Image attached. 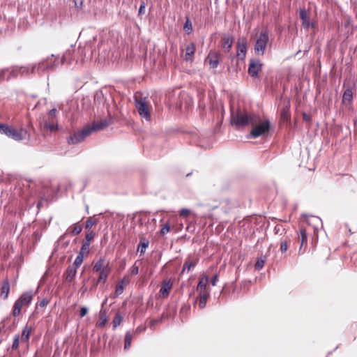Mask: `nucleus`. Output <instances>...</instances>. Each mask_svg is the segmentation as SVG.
Segmentation results:
<instances>
[{
	"instance_id": "nucleus-21",
	"label": "nucleus",
	"mask_w": 357,
	"mask_h": 357,
	"mask_svg": "<svg viewBox=\"0 0 357 357\" xmlns=\"http://www.w3.org/2000/svg\"><path fill=\"white\" fill-rule=\"evenodd\" d=\"M149 241L144 236H141L139 238V243L137 246V251L140 252V255H144L146 252V248L149 247Z\"/></svg>"
},
{
	"instance_id": "nucleus-10",
	"label": "nucleus",
	"mask_w": 357,
	"mask_h": 357,
	"mask_svg": "<svg viewBox=\"0 0 357 357\" xmlns=\"http://www.w3.org/2000/svg\"><path fill=\"white\" fill-rule=\"evenodd\" d=\"M261 68L262 64L259 59H251L249 61L248 73L251 77H256Z\"/></svg>"
},
{
	"instance_id": "nucleus-13",
	"label": "nucleus",
	"mask_w": 357,
	"mask_h": 357,
	"mask_svg": "<svg viewBox=\"0 0 357 357\" xmlns=\"http://www.w3.org/2000/svg\"><path fill=\"white\" fill-rule=\"evenodd\" d=\"M26 130L23 128H21L20 130H17L10 126V132H8V137L12 138L15 141H21L26 137Z\"/></svg>"
},
{
	"instance_id": "nucleus-49",
	"label": "nucleus",
	"mask_w": 357,
	"mask_h": 357,
	"mask_svg": "<svg viewBox=\"0 0 357 357\" xmlns=\"http://www.w3.org/2000/svg\"><path fill=\"white\" fill-rule=\"evenodd\" d=\"M130 282V279L127 276H124L119 282V284H121L123 287L126 286L127 284H128Z\"/></svg>"
},
{
	"instance_id": "nucleus-25",
	"label": "nucleus",
	"mask_w": 357,
	"mask_h": 357,
	"mask_svg": "<svg viewBox=\"0 0 357 357\" xmlns=\"http://www.w3.org/2000/svg\"><path fill=\"white\" fill-rule=\"evenodd\" d=\"M111 272V268H105V270H102L99 273V277L98 278V283H105L107 280V278L109 274Z\"/></svg>"
},
{
	"instance_id": "nucleus-12",
	"label": "nucleus",
	"mask_w": 357,
	"mask_h": 357,
	"mask_svg": "<svg viewBox=\"0 0 357 357\" xmlns=\"http://www.w3.org/2000/svg\"><path fill=\"white\" fill-rule=\"evenodd\" d=\"M247 52V40L245 38L238 40L236 54L239 59L243 60L245 58Z\"/></svg>"
},
{
	"instance_id": "nucleus-37",
	"label": "nucleus",
	"mask_w": 357,
	"mask_h": 357,
	"mask_svg": "<svg viewBox=\"0 0 357 357\" xmlns=\"http://www.w3.org/2000/svg\"><path fill=\"white\" fill-rule=\"evenodd\" d=\"M10 132V126L7 124L1 123L0 126V134L5 135L6 136L8 135V132Z\"/></svg>"
},
{
	"instance_id": "nucleus-36",
	"label": "nucleus",
	"mask_w": 357,
	"mask_h": 357,
	"mask_svg": "<svg viewBox=\"0 0 357 357\" xmlns=\"http://www.w3.org/2000/svg\"><path fill=\"white\" fill-rule=\"evenodd\" d=\"M266 261V257H261L257 259V262L255 263V267L257 270L261 269L265 264Z\"/></svg>"
},
{
	"instance_id": "nucleus-5",
	"label": "nucleus",
	"mask_w": 357,
	"mask_h": 357,
	"mask_svg": "<svg viewBox=\"0 0 357 357\" xmlns=\"http://www.w3.org/2000/svg\"><path fill=\"white\" fill-rule=\"evenodd\" d=\"M33 299L32 291L23 293L15 302L13 309V315L17 317L21 313L22 308L28 307Z\"/></svg>"
},
{
	"instance_id": "nucleus-46",
	"label": "nucleus",
	"mask_w": 357,
	"mask_h": 357,
	"mask_svg": "<svg viewBox=\"0 0 357 357\" xmlns=\"http://www.w3.org/2000/svg\"><path fill=\"white\" fill-rule=\"evenodd\" d=\"M54 55L52 54L50 57L47 58L46 59H50L49 64H54V68L59 65V62L57 59H54Z\"/></svg>"
},
{
	"instance_id": "nucleus-32",
	"label": "nucleus",
	"mask_w": 357,
	"mask_h": 357,
	"mask_svg": "<svg viewBox=\"0 0 357 357\" xmlns=\"http://www.w3.org/2000/svg\"><path fill=\"white\" fill-rule=\"evenodd\" d=\"M107 323V314L105 310H101L100 312V322L98 324V327L102 328Z\"/></svg>"
},
{
	"instance_id": "nucleus-23",
	"label": "nucleus",
	"mask_w": 357,
	"mask_h": 357,
	"mask_svg": "<svg viewBox=\"0 0 357 357\" xmlns=\"http://www.w3.org/2000/svg\"><path fill=\"white\" fill-rule=\"evenodd\" d=\"M309 229L305 228L303 226L300 228V232L298 234V241H301V245L299 250H301V248L307 243V231Z\"/></svg>"
},
{
	"instance_id": "nucleus-44",
	"label": "nucleus",
	"mask_w": 357,
	"mask_h": 357,
	"mask_svg": "<svg viewBox=\"0 0 357 357\" xmlns=\"http://www.w3.org/2000/svg\"><path fill=\"white\" fill-rule=\"evenodd\" d=\"M123 290L124 287L121 284L118 283L116 287L115 294L117 296L121 295L123 292Z\"/></svg>"
},
{
	"instance_id": "nucleus-30",
	"label": "nucleus",
	"mask_w": 357,
	"mask_h": 357,
	"mask_svg": "<svg viewBox=\"0 0 357 357\" xmlns=\"http://www.w3.org/2000/svg\"><path fill=\"white\" fill-rule=\"evenodd\" d=\"M82 226L78 225L77 223H76V224L73 225L68 229L67 232L65 234V235L68 232L71 234L72 235H77L82 231Z\"/></svg>"
},
{
	"instance_id": "nucleus-24",
	"label": "nucleus",
	"mask_w": 357,
	"mask_h": 357,
	"mask_svg": "<svg viewBox=\"0 0 357 357\" xmlns=\"http://www.w3.org/2000/svg\"><path fill=\"white\" fill-rule=\"evenodd\" d=\"M74 52V50L73 48H70L67 50L64 54H63L60 63L61 64L64 63H70L73 59V53Z\"/></svg>"
},
{
	"instance_id": "nucleus-8",
	"label": "nucleus",
	"mask_w": 357,
	"mask_h": 357,
	"mask_svg": "<svg viewBox=\"0 0 357 357\" xmlns=\"http://www.w3.org/2000/svg\"><path fill=\"white\" fill-rule=\"evenodd\" d=\"M269 36L266 30L262 31L256 40L255 51L259 55H263L265 52Z\"/></svg>"
},
{
	"instance_id": "nucleus-17",
	"label": "nucleus",
	"mask_w": 357,
	"mask_h": 357,
	"mask_svg": "<svg viewBox=\"0 0 357 357\" xmlns=\"http://www.w3.org/2000/svg\"><path fill=\"white\" fill-rule=\"evenodd\" d=\"M306 221L307 223L308 224L309 227H312L314 233L317 231L319 226H322V221L317 216L311 215L307 219Z\"/></svg>"
},
{
	"instance_id": "nucleus-18",
	"label": "nucleus",
	"mask_w": 357,
	"mask_h": 357,
	"mask_svg": "<svg viewBox=\"0 0 357 357\" xmlns=\"http://www.w3.org/2000/svg\"><path fill=\"white\" fill-rule=\"evenodd\" d=\"M234 38L230 35H224L222 37V47L225 52H228L231 50Z\"/></svg>"
},
{
	"instance_id": "nucleus-53",
	"label": "nucleus",
	"mask_w": 357,
	"mask_h": 357,
	"mask_svg": "<svg viewBox=\"0 0 357 357\" xmlns=\"http://www.w3.org/2000/svg\"><path fill=\"white\" fill-rule=\"evenodd\" d=\"M218 275H213V277L212 278L211 280V283L213 286H215L216 285V282L218 281Z\"/></svg>"
},
{
	"instance_id": "nucleus-14",
	"label": "nucleus",
	"mask_w": 357,
	"mask_h": 357,
	"mask_svg": "<svg viewBox=\"0 0 357 357\" xmlns=\"http://www.w3.org/2000/svg\"><path fill=\"white\" fill-rule=\"evenodd\" d=\"M111 123L112 121L110 119H105L100 120V121L93 123L91 126L89 125V129L92 133L93 132L104 129L105 128L109 126Z\"/></svg>"
},
{
	"instance_id": "nucleus-15",
	"label": "nucleus",
	"mask_w": 357,
	"mask_h": 357,
	"mask_svg": "<svg viewBox=\"0 0 357 357\" xmlns=\"http://www.w3.org/2000/svg\"><path fill=\"white\" fill-rule=\"evenodd\" d=\"M220 57L221 55L220 53L211 52L206 58V61L212 68H216L220 63Z\"/></svg>"
},
{
	"instance_id": "nucleus-35",
	"label": "nucleus",
	"mask_w": 357,
	"mask_h": 357,
	"mask_svg": "<svg viewBox=\"0 0 357 357\" xmlns=\"http://www.w3.org/2000/svg\"><path fill=\"white\" fill-rule=\"evenodd\" d=\"M89 243L84 242L78 254H82L83 256L88 255L89 252Z\"/></svg>"
},
{
	"instance_id": "nucleus-22",
	"label": "nucleus",
	"mask_w": 357,
	"mask_h": 357,
	"mask_svg": "<svg viewBox=\"0 0 357 357\" xmlns=\"http://www.w3.org/2000/svg\"><path fill=\"white\" fill-rule=\"evenodd\" d=\"M299 15L300 18L302 20V24L303 27L305 29H308L310 26V20L308 13L305 9H302L300 10Z\"/></svg>"
},
{
	"instance_id": "nucleus-55",
	"label": "nucleus",
	"mask_w": 357,
	"mask_h": 357,
	"mask_svg": "<svg viewBox=\"0 0 357 357\" xmlns=\"http://www.w3.org/2000/svg\"><path fill=\"white\" fill-rule=\"evenodd\" d=\"M107 301V298H105V301H103L102 305H105V304L106 303Z\"/></svg>"
},
{
	"instance_id": "nucleus-45",
	"label": "nucleus",
	"mask_w": 357,
	"mask_h": 357,
	"mask_svg": "<svg viewBox=\"0 0 357 357\" xmlns=\"http://www.w3.org/2000/svg\"><path fill=\"white\" fill-rule=\"evenodd\" d=\"M146 3L144 1H141L140 6L138 11V15L139 16L142 15L145 13Z\"/></svg>"
},
{
	"instance_id": "nucleus-3",
	"label": "nucleus",
	"mask_w": 357,
	"mask_h": 357,
	"mask_svg": "<svg viewBox=\"0 0 357 357\" xmlns=\"http://www.w3.org/2000/svg\"><path fill=\"white\" fill-rule=\"evenodd\" d=\"M208 282V278L206 275L202 277L197 286V291H199V307L203 309L206 307L208 298L210 296V290L206 287Z\"/></svg>"
},
{
	"instance_id": "nucleus-20",
	"label": "nucleus",
	"mask_w": 357,
	"mask_h": 357,
	"mask_svg": "<svg viewBox=\"0 0 357 357\" xmlns=\"http://www.w3.org/2000/svg\"><path fill=\"white\" fill-rule=\"evenodd\" d=\"M105 268H109V264L106 262L105 258L101 257L94 264L93 271L94 272L98 273L102 270H105Z\"/></svg>"
},
{
	"instance_id": "nucleus-31",
	"label": "nucleus",
	"mask_w": 357,
	"mask_h": 357,
	"mask_svg": "<svg viewBox=\"0 0 357 357\" xmlns=\"http://www.w3.org/2000/svg\"><path fill=\"white\" fill-rule=\"evenodd\" d=\"M353 100V92L350 88H347L343 93L342 96V102H351Z\"/></svg>"
},
{
	"instance_id": "nucleus-16",
	"label": "nucleus",
	"mask_w": 357,
	"mask_h": 357,
	"mask_svg": "<svg viewBox=\"0 0 357 357\" xmlns=\"http://www.w3.org/2000/svg\"><path fill=\"white\" fill-rule=\"evenodd\" d=\"M173 287V282L171 279L164 280L161 288L160 289V294L163 298H167L169 295L170 290Z\"/></svg>"
},
{
	"instance_id": "nucleus-43",
	"label": "nucleus",
	"mask_w": 357,
	"mask_h": 357,
	"mask_svg": "<svg viewBox=\"0 0 357 357\" xmlns=\"http://www.w3.org/2000/svg\"><path fill=\"white\" fill-rule=\"evenodd\" d=\"M94 236H95V234L93 231H89L86 234V236H85L86 241H84V243H90L91 241L94 238Z\"/></svg>"
},
{
	"instance_id": "nucleus-47",
	"label": "nucleus",
	"mask_w": 357,
	"mask_h": 357,
	"mask_svg": "<svg viewBox=\"0 0 357 357\" xmlns=\"http://www.w3.org/2000/svg\"><path fill=\"white\" fill-rule=\"evenodd\" d=\"M190 210H189L188 208H182L179 213L180 215L183 218L188 217L190 215Z\"/></svg>"
},
{
	"instance_id": "nucleus-7",
	"label": "nucleus",
	"mask_w": 357,
	"mask_h": 357,
	"mask_svg": "<svg viewBox=\"0 0 357 357\" xmlns=\"http://www.w3.org/2000/svg\"><path fill=\"white\" fill-rule=\"evenodd\" d=\"M91 134L89 125H86L82 130L75 132L73 135H70L67 139V142L68 144H79Z\"/></svg>"
},
{
	"instance_id": "nucleus-42",
	"label": "nucleus",
	"mask_w": 357,
	"mask_h": 357,
	"mask_svg": "<svg viewBox=\"0 0 357 357\" xmlns=\"http://www.w3.org/2000/svg\"><path fill=\"white\" fill-rule=\"evenodd\" d=\"M170 231V225L169 223H166L160 229V234L165 236Z\"/></svg>"
},
{
	"instance_id": "nucleus-26",
	"label": "nucleus",
	"mask_w": 357,
	"mask_h": 357,
	"mask_svg": "<svg viewBox=\"0 0 357 357\" xmlns=\"http://www.w3.org/2000/svg\"><path fill=\"white\" fill-rule=\"evenodd\" d=\"M185 60H192L195 52V45L193 43H190L185 49Z\"/></svg>"
},
{
	"instance_id": "nucleus-27",
	"label": "nucleus",
	"mask_w": 357,
	"mask_h": 357,
	"mask_svg": "<svg viewBox=\"0 0 357 357\" xmlns=\"http://www.w3.org/2000/svg\"><path fill=\"white\" fill-rule=\"evenodd\" d=\"M197 263V260L192 261L187 259L183 264L181 273H184L185 271L189 272L192 268H194L196 266Z\"/></svg>"
},
{
	"instance_id": "nucleus-33",
	"label": "nucleus",
	"mask_w": 357,
	"mask_h": 357,
	"mask_svg": "<svg viewBox=\"0 0 357 357\" xmlns=\"http://www.w3.org/2000/svg\"><path fill=\"white\" fill-rule=\"evenodd\" d=\"M84 257L82 254H78L76 257L73 265H70V266H74L76 268V269L78 268V267L82 264L84 260Z\"/></svg>"
},
{
	"instance_id": "nucleus-19",
	"label": "nucleus",
	"mask_w": 357,
	"mask_h": 357,
	"mask_svg": "<svg viewBox=\"0 0 357 357\" xmlns=\"http://www.w3.org/2000/svg\"><path fill=\"white\" fill-rule=\"evenodd\" d=\"M77 270L75 267L69 266L63 275L65 281L71 282L77 274Z\"/></svg>"
},
{
	"instance_id": "nucleus-34",
	"label": "nucleus",
	"mask_w": 357,
	"mask_h": 357,
	"mask_svg": "<svg viewBox=\"0 0 357 357\" xmlns=\"http://www.w3.org/2000/svg\"><path fill=\"white\" fill-rule=\"evenodd\" d=\"M132 334L130 332H127L125 335V344L124 349H128L131 345Z\"/></svg>"
},
{
	"instance_id": "nucleus-9",
	"label": "nucleus",
	"mask_w": 357,
	"mask_h": 357,
	"mask_svg": "<svg viewBox=\"0 0 357 357\" xmlns=\"http://www.w3.org/2000/svg\"><path fill=\"white\" fill-rule=\"evenodd\" d=\"M4 72H8L9 73L7 79H10L13 78H16L18 75H24L29 73V68L26 66H13L10 68L6 69L3 70Z\"/></svg>"
},
{
	"instance_id": "nucleus-2",
	"label": "nucleus",
	"mask_w": 357,
	"mask_h": 357,
	"mask_svg": "<svg viewBox=\"0 0 357 357\" xmlns=\"http://www.w3.org/2000/svg\"><path fill=\"white\" fill-rule=\"evenodd\" d=\"M251 126L252 129L250 132V137L256 139L268 132L271 123L268 119L262 120L259 115H258L257 123L255 124H251Z\"/></svg>"
},
{
	"instance_id": "nucleus-4",
	"label": "nucleus",
	"mask_w": 357,
	"mask_h": 357,
	"mask_svg": "<svg viewBox=\"0 0 357 357\" xmlns=\"http://www.w3.org/2000/svg\"><path fill=\"white\" fill-rule=\"evenodd\" d=\"M57 110L54 108L51 109L47 116L40 121V126L43 127L44 129L54 132L58 129V122L56 120Z\"/></svg>"
},
{
	"instance_id": "nucleus-52",
	"label": "nucleus",
	"mask_w": 357,
	"mask_h": 357,
	"mask_svg": "<svg viewBox=\"0 0 357 357\" xmlns=\"http://www.w3.org/2000/svg\"><path fill=\"white\" fill-rule=\"evenodd\" d=\"M162 319H153L150 322V327L152 328V329H154V327L155 326L161 321Z\"/></svg>"
},
{
	"instance_id": "nucleus-50",
	"label": "nucleus",
	"mask_w": 357,
	"mask_h": 357,
	"mask_svg": "<svg viewBox=\"0 0 357 357\" xmlns=\"http://www.w3.org/2000/svg\"><path fill=\"white\" fill-rule=\"evenodd\" d=\"M88 313V308L86 307H82L80 309L79 316L84 317Z\"/></svg>"
},
{
	"instance_id": "nucleus-38",
	"label": "nucleus",
	"mask_w": 357,
	"mask_h": 357,
	"mask_svg": "<svg viewBox=\"0 0 357 357\" xmlns=\"http://www.w3.org/2000/svg\"><path fill=\"white\" fill-rule=\"evenodd\" d=\"M122 321V317L120 314L117 313L116 314L114 319H113V328H116L118 326L120 325L121 322Z\"/></svg>"
},
{
	"instance_id": "nucleus-6",
	"label": "nucleus",
	"mask_w": 357,
	"mask_h": 357,
	"mask_svg": "<svg viewBox=\"0 0 357 357\" xmlns=\"http://www.w3.org/2000/svg\"><path fill=\"white\" fill-rule=\"evenodd\" d=\"M135 107L138 111L139 116L144 119L146 121L151 120V106L149 104V102L147 100L146 98H139L135 97Z\"/></svg>"
},
{
	"instance_id": "nucleus-28",
	"label": "nucleus",
	"mask_w": 357,
	"mask_h": 357,
	"mask_svg": "<svg viewBox=\"0 0 357 357\" xmlns=\"http://www.w3.org/2000/svg\"><path fill=\"white\" fill-rule=\"evenodd\" d=\"M10 291V283L8 280H5L3 282L2 287H1V296H3L4 299H7L8 296V294Z\"/></svg>"
},
{
	"instance_id": "nucleus-1",
	"label": "nucleus",
	"mask_w": 357,
	"mask_h": 357,
	"mask_svg": "<svg viewBox=\"0 0 357 357\" xmlns=\"http://www.w3.org/2000/svg\"><path fill=\"white\" fill-rule=\"evenodd\" d=\"M258 119V114L255 113H247L237 112L235 116H232L231 123L236 127H244L248 125L255 124Z\"/></svg>"
},
{
	"instance_id": "nucleus-40",
	"label": "nucleus",
	"mask_w": 357,
	"mask_h": 357,
	"mask_svg": "<svg viewBox=\"0 0 357 357\" xmlns=\"http://www.w3.org/2000/svg\"><path fill=\"white\" fill-rule=\"evenodd\" d=\"M289 241H287L286 239L281 241L280 250L282 252H285L287 250L288 246H289Z\"/></svg>"
},
{
	"instance_id": "nucleus-48",
	"label": "nucleus",
	"mask_w": 357,
	"mask_h": 357,
	"mask_svg": "<svg viewBox=\"0 0 357 357\" xmlns=\"http://www.w3.org/2000/svg\"><path fill=\"white\" fill-rule=\"evenodd\" d=\"M139 273V266L136 265V263L130 268V273L132 275H135Z\"/></svg>"
},
{
	"instance_id": "nucleus-11",
	"label": "nucleus",
	"mask_w": 357,
	"mask_h": 357,
	"mask_svg": "<svg viewBox=\"0 0 357 357\" xmlns=\"http://www.w3.org/2000/svg\"><path fill=\"white\" fill-rule=\"evenodd\" d=\"M50 59H45L41 61L38 66H33L31 67V73H40L45 72L50 70L54 69V64H49Z\"/></svg>"
},
{
	"instance_id": "nucleus-54",
	"label": "nucleus",
	"mask_w": 357,
	"mask_h": 357,
	"mask_svg": "<svg viewBox=\"0 0 357 357\" xmlns=\"http://www.w3.org/2000/svg\"><path fill=\"white\" fill-rule=\"evenodd\" d=\"M48 301L46 299H43L41 301H40L38 305L40 307H45L47 305Z\"/></svg>"
},
{
	"instance_id": "nucleus-29",
	"label": "nucleus",
	"mask_w": 357,
	"mask_h": 357,
	"mask_svg": "<svg viewBox=\"0 0 357 357\" xmlns=\"http://www.w3.org/2000/svg\"><path fill=\"white\" fill-rule=\"evenodd\" d=\"M31 330H32V328L31 326H29L27 325L25 326V327L24 328V329L22 331V336H21V340L22 342H29L30 335L31 333Z\"/></svg>"
},
{
	"instance_id": "nucleus-51",
	"label": "nucleus",
	"mask_w": 357,
	"mask_h": 357,
	"mask_svg": "<svg viewBox=\"0 0 357 357\" xmlns=\"http://www.w3.org/2000/svg\"><path fill=\"white\" fill-rule=\"evenodd\" d=\"M74 3H75V6L77 9H80V8H82V3H83L82 0H74Z\"/></svg>"
},
{
	"instance_id": "nucleus-39",
	"label": "nucleus",
	"mask_w": 357,
	"mask_h": 357,
	"mask_svg": "<svg viewBox=\"0 0 357 357\" xmlns=\"http://www.w3.org/2000/svg\"><path fill=\"white\" fill-rule=\"evenodd\" d=\"M96 224V220H93L91 218H89L85 222V229L87 230H90L91 228Z\"/></svg>"
},
{
	"instance_id": "nucleus-41",
	"label": "nucleus",
	"mask_w": 357,
	"mask_h": 357,
	"mask_svg": "<svg viewBox=\"0 0 357 357\" xmlns=\"http://www.w3.org/2000/svg\"><path fill=\"white\" fill-rule=\"evenodd\" d=\"M19 343H20V335H15L14 337V339H13L12 349H17L19 347Z\"/></svg>"
}]
</instances>
